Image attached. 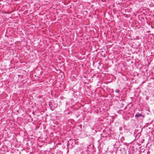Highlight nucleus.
I'll use <instances>...</instances> for the list:
<instances>
[{
  "instance_id": "obj_3",
  "label": "nucleus",
  "mask_w": 154,
  "mask_h": 154,
  "mask_svg": "<svg viewBox=\"0 0 154 154\" xmlns=\"http://www.w3.org/2000/svg\"><path fill=\"white\" fill-rule=\"evenodd\" d=\"M115 92L119 94L120 92V91L119 89H117V90H116Z\"/></svg>"
},
{
  "instance_id": "obj_4",
  "label": "nucleus",
  "mask_w": 154,
  "mask_h": 154,
  "mask_svg": "<svg viewBox=\"0 0 154 154\" xmlns=\"http://www.w3.org/2000/svg\"><path fill=\"white\" fill-rule=\"evenodd\" d=\"M50 109L52 111L54 110V109H53L52 107L51 106H50Z\"/></svg>"
},
{
  "instance_id": "obj_2",
  "label": "nucleus",
  "mask_w": 154,
  "mask_h": 154,
  "mask_svg": "<svg viewBox=\"0 0 154 154\" xmlns=\"http://www.w3.org/2000/svg\"><path fill=\"white\" fill-rule=\"evenodd\" d=\"M135 117L136 118H138L139 117H144V116L142 114L139 113H137L135 115Z\"/></svg>"
},
{
  "instance_id": "obj_1",
  "label": "nucleus",
  "mask_w": 154,
  "mask_h": 154,
  "mask_svg": "<svg viewBox=\"0 0 154 154\" xmlns=\"http://www.w3.org/2000/svg\"><path fill=\"white\" fill-rule=\"evenodd\" d=\"M67 144V146H69L71 149L72 148L75 144H78V142H76L75 139H70Z\"/></svg>"
}]
</instances>
